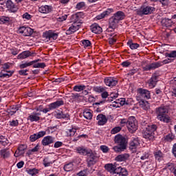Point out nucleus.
Instances as JSON below:
<instances>
[{
	"instance_id": "1",
	"label": "nucleus",
	"mask_w": 176,
	"mask_h": 176,
	"mask_svg": "<svg viewBox=\"0 0 176 176\" xmlns=\"http://www.w3.org/2000/svg\"><path fill=\"white\" fill-rule=\"evenodd\" d=\"M155 113L157 115V120L163 123H170L171 118L168 116V107L162 105L155 109Z\"/></svg>"
},
{
	"instance_id": "2",
	"label": "nucleus",
	"mask_w": 176,
	"mask_h": 176,
	"mask_svg": "<svg viewBox=\"0 0 176 176\" xmlns=\"http://www.w3.org/2000/svg\"><path fill=\"white\" fill-rule=\"evenodd\" d=\"M83 16V12H77L72 16V19L73 20L74 23L66 31V34L67 35H71L72 34H74V32H76V31L80 28V25H82L80 19H82Z\"/></svg>"
},
{
	"instance_id": "3",
	"label": "nucleus",
	"mask_w": 176,
	"mask_h": 176,
	"mask_svg": "<svg viewBox=\"0 0 176 176\" xmlns=\"http://www.w3.org/2000/svg\"><path fill=\"white\" fill-rule=\"evenodd\" d=\"M157 129V126L155 124L148 125L143 132L144 138L149 141H153L155 138V131H156Z\"/></svg>"
},
{
	"instance_id": "4",
	"label": "nucleus",
	"mask_w": 176,
	"mask_h": 176,
	"mask_svg": "<svg viewBox=\"0 0 176 176\" xmlns=\"http://www.w3.org/2000/svg\"><path fill=\"white\" fill-rule=\"evenodd\" d=\"M138 93L140 98H142L140 101V104L142 106L148 104V101H144V100H149L151 98V92L147 89L139 88L138 89Z\"/></svg>"
},
{
	"instance_id": "5",
	"label": "nucleus",
	"mask_w": 176,
	"mask_h": 176,
	"mask_svg": "<svg viewBox=\"0 0 176 176\" xmlns=\"http://www.w3.org/2000/svg\"><path fill=\"white\" fill-rule=\"evenodd\" d=\"M127 129L131 134H134V132L138 130V121L135 117L131 116L128 118Z\"/></svg>"
},
{
	"instance_id": "6",
	"label": "nucleus",
	"mask_w": 176,
	"mask_h": 176,
	"mask_svg": "<svg viewBox=\"0 0 176 176\" xmlns=\"http://www.w3.org/2000/svg\"><path fill=\"white\" fill-rule=\"evenodd\" d=\"M164 64H168L170 61L168 60H164L163 62H155L153 63L148 64L142 67L143 71H152L153 69H156V68H159L162 67Z\"/></svg>"
},
{
	"instance_id": "7",
	"label": "nucleus",
	"mask_w": 176,
	"mask_h": 176,
	"mask_svg": "<svg viewBox=\"0 0 176 176\" xmlns=\"http://www.w3.org/2000/svg\"><path fill=\"white\" fill-rule=\"evenodd\" d=\"M155 12V7L149 6H142L139 10H138L137 13L138 16H144L148 14H152Z\"/></svg>"
},
{
	"instance_id": "8",
	"label": "nucleus",
	"mask_w": 176,
	"mask_h": 176,
	"mask_svg": "<svg viewBox=\"0 0 176 176\" xmlns=\"http://www.w3.org/2000/svg\"><path fill=\"white\" fill-rule=\"evenodd\" d=\"M63 105H64V100H57L54 102L50 103L48 105V108L43 109V112L44 113H47V112H50V111H53V109H56V108H59V107H61Z\"/></svg>"
},
{
	"instance_id": "9",
	"label": "nucleus",
	"mask_w": 176,
	"mask_h": 176,
	"mask_svg": "<svg viewBox=\"0 0 176 176\" xmlns=\"http://www.w3.org/2000/svg\"><path fill=\"white\" fill-rule=\"evenodd\" d=\"M43 37L49 41H56L58 38V33H56L54 30H48L43 34Z\"/></svg>"
},
{
	"instance_id": "10",
	"label": "nucleus",
	"mask_w": 176,
	"mask_h": 176,
	"mask_svg": "<svg viewBox=\"0 0 176 176\" xmlns=\"http://www.w3.org/2000/svg\"><path fill=\"white\" fill-rule=\"evenodd\" d=\"M19 34H23L24 36H31L34 34V30L30 27H21L19 30Z\"/></svg>"
},
{
	"instance_id": "11",
	"label": "nucleus",
	"mask_w": 176,
	"mask_h": 176,
	"mask_svg": "<svg viewBox=\"0 0 176 176\" xmlns=\"http://www.w3.org/2000/svg\"><path fill=\"white\" fill-rule=\"evenodd\" d=\"M87 157L88 167H91V166H94V164L97 163V155H96V154L94 153L93 151L89 153Z\"/></svg>"
},
{
	"instance_id": "12",
	"label": "nucleus",
	"mask_w": 176,
	"mask_h": 176,
	"mask_svg": "<svg viewBox=\"0 0 176 176\" xmlns=\"http://www.w3.org/2000/svg\"><path fill=\"white\" fill-rule=\"evenodd\" d=\"M115 142L118 144L120 146H122L126 148V138L123 137L122 135H118L115 137Z\"/></svg>"
},
{
	"instance_id": "13",
	"label": "nucleus",
	"mask_w": 176,
	"mask_h": 176,
	"mask_svg": "<svg viewBox=\"0 0 176 176\" xmlns=\"http://www.w3.org/2000/svg\"><path fill=\"white\" fill-rule=\"evenodd\" d=\"M104 84L109 87H113L118 85V80L113 77H107L104 80Z\"/></svg>"
},
{
	"instance_id": "14",
	"label": "nucleus",
	"mask_w": 176,
	"mask_h": 176,
	"mask_svg": "<svg viewBox=\"0 0 176 176\" xmlns=\"http://www.w3.org/2000/svg\"><path fill=\"white\" fill-rule=\"evenodd\" d=\"M46 134V131H41L38 133H34L33 135H31L30 136V141L31 142H35L36 140H39V138H42V137H45V135Z\"/></svg>"
},
{
	"instance_id": "15",
	"label": "nucleus",
	"mask_w": 176,
	"mask_h": 176,
	"mask_svg": "<svg viewBox=\"0 0 176 176\" xmlns=\"http://www.w3.org/2000/svg\"><path fill=\"white\" fill-rule=\"evenodd\" d=\"M140 146V139L137 137L133 138L129 144V148L133 152H135V149Z\"/></svg>"
},
{
	"instance_id": "16",
	"label": "nucleus",
	"mask_w": 176,
	"mask_h": 176,
	"mask_svg": "<svg viewBox=\"0 0 176 176\" xmlns=\"http://www.w3.org/2000/svg\"><path fill=\"white\" fill-rule=\"evenodd\" d=\"M53 142H54V138L50 135L44 137L41 141V144L43 146H47V145H50V144H53Z\"/></svg>"
},
{
	"instance_id": "17",
	"label": "nucleus",
	"mask_w": 176,
	"mask_h": 176,
	"mask_svg": "<svg viewBox=\"0 0 176 176\" xmlns=\"http://www.w3.org/2000/svg\"><path fill=\"white\" fill-rule=\"evenodd\" d=\"M27 149V145L21 144L18 147V150L15 151L14 156L15 157H19V156H21V155H24V151Z\"/></svg>"
},
{
	"instance_id": "18",
	"label": "nucleus",
	"mask_w": 176,
	"mask_h": 176,
	"mask_svg": "<svg viewBox=\"0 0 176 176\" xmlns=\"http://www.w3.org/2000/svg\"><path fill=\"white\" fill-rule=\"evenodd\" d=\"M40 115L41 113L33 112L28 117V120L30 122H38V120H41Z\"/></svg>"
},
{
	"instance_id": "19",
	"label": "nucleus",
	"mask_w": 176,
	"mask_h": 176,
	"mask_svg": "<svg viewBox=\"0 0 176 176\" xmlns=\"http://www.w3.org/2000/svg\"><path fill=\"white\" fill-rule=\"evenodd\" d=\"M96 120H98V126H104V124H105V123L108 122L107 117L103 114L98 115V116L96 117Z\"/></svg>"
},
{
	"instance_id": "20",
	"label": "nucleus",
	"mask_w": 176,
	"mask_h": 176,
	"mask_svg": "<svg viewBox=\"0 0 176 176\" xmlns=\"http://www.w3.org/2000/svg\"><path fill=\"white\" fill-rule=\"evenodd\" d=\"M104 168L111 174V173H113V171H116V170H118V168H119V166H118V164H116V163H115L114 164H107L104 166Z\"/></svg>"
},
{
	"instance_id": "21",
	"label": "nucleus",
	"mask_w": 176,
	"mask_h": 176,
	"mask_svg": "<svg viewBox=\"0 0 176 176\" xmlns=\"http://www.w3.org/2000/svg\"><path fill=\"white\" fill-rule=\"evenodd\" d=\"M118 24H119V22L115 18L111 16L109 19V28H111V30H116V28H118Z\"/></svg>"
},
{
	"instance_id": "22",
	"label": "nucleus",
	"mask_w": 176,
	"mask_h": 176,
	"mask_svg": "<svg viewBox=\"0 0 176 176\" xmlns=\"http://www.w3.org/2000/svg\"><path fill=\"white\" fill-rule=\"evenodd\" d=\"M150 89H153L157 83V76L153 75L152 77L148 81Z\"/></svg>"
},
{
	"instance_id": "23",
	"label": "nucleus",
	"mask_w": 176,
	"mask_h": 176,
	"mask_svg": "<svg viewBox=\"0 0 176 176\" xmlns=\"http://www.w3.org/2000/svg\"><path fill=\"white\" fill-rule=\"evenodd\" d=\"M91 31L94 34H101L102 32V28L97 23H94L91 25Z\"/></svg>"
},
{
	"instance_id": "24",
	"label": "nucleus",
	"mask_w": 176,
	"mask_h": 176,
	"mask_svg": "<svg viewBox=\"0 0 176 176\" xmlns=\"http://www.w3.org/2000/svg\"><path fill=\"white\" fill-rule=\"evenodd\" d=\"M38 61H41V59H36L34 60H32L30 62H25L24 63H22L19 65V68H21V69H24V68H28V67H31V65H34L35 63H38Z\"/></svg>"
},
{
	"instance_id": "25",
	"label": "nucleus",
	"mask_w": 176,
	"mask_h": 176,
	"mask_svg": "<svg viewBox=\"0 0 176 176\" xmlns=\"http://www.w3.org/2000/svg\"><path fill=\"white\" fill-rule=\"evenodd\" d=\"M109 96V94L108 91L104 90L102 94H101V97L103 99L102 101H100L99 102H96V105H100V104H105V102H108V100H107V98Z\"/></svg>"
},
{
	"instance_id": "26",
	"label": "nucleus",
	"mask_w": 176,
	"mask_h": 176,
	"mask_svg": "<svg viewBox=\"0 0 176 176\" xmlns=\"http://www.w3.org/2000/svg\"><path fill=\"white\" fill-rule=\"evenodd\" d=\"M38 12L43 14L50 13L52 12V6L47 5L42 6L38 8Z\"/></svg>"
},
{
	"instance_id": "27",
	"label": "nucleus",
	"mask_w": 176,
	"mask_h": 176,
	"mask_svg": "<svg viewBox=\"0 0 176 176\" xmlns=\"http://www.w3.org/2000/svg\"><path fill=\"white\" fill-rule=\"evenodd\" d=\"M124 12L122 11H118L113 16V18H114L116 20L118 21L119 23L121 21V20H124Z\"/></svg>"
},
{
	"instance_id": "28",
	"label": "nucleus",
	"mask_w": 176,
	"mask_h": 176,
	"mask_svg": "<svg viewBox=\"0 0 176 176\" xmlns=\"http://www.w3.org/2000/svg\"><path fill=\"white\" fill-rule=\"evenodd\" d=\"M113 12V10L111 8H108L106 11H104L102 14L96 16L98 20H101V19H104V17H107V16H109L111 13Z\"/></svg>"
},
{
	"instance_id": "29",
	"label": "nucleus",
	"mask_w": 176,
	"mask_h": 176,
	"mask_svg": "<svg viewBox=\"0 0 176 176\" xmlns=\"http://www.w3.org/2000/svg\"><path fill=\"white\" fill-rule=\"evenodd\" d=\"M129 157H130V154L124 153V154H121V155H118L116 157V160L117 162H126V160H127L129 159Z\"/></svg>"
},
{
	"instance_id": "30",
	"label": "nucleus",
	"mask_w": 176,
	"mask_h": 176,
	"mask_svg": "<svg viewBox=\"0 0 176 176\" xmlns=\"http://www.w3.org/2000/svg\"><path fill=\"white\" fill-rule=\"evenodd\" d=\"M31 56H32V53H31V52L24 51L18 55V58L20 60H24V58H28V57H31Z\"/></svg>"
},
{
	"instance_id": "31",
	"label": "nucleus",
	"mask_w": 176,
	"mask_h": 176,
	"mask_svg": "<svg viewBox=\"0 0 176 176\" xmlns=\"http://www.w3.org/2000/svg\"><path fill=\"white\" fill-rule=\"evenodd\" d=\"M78 153L80 155H83L84 156H87L89 153L91 152V150H87L83 147H78L76 149Z\"/></svg>"
},
{
	"instance_id": "32",
	"label": "nucleus",
	"mask_w": 176,
	"mask_h": 176,
	"mask_svg": "<svg viewBox=\"0 0 176 176\" xmlns=\"http://www.w3.org/2000/svg\"><path fill=\"white\" fill-rule=\"evenodd\" d=\"M162 24L164 27H172L174 23L171 19H168L167 18H164L162 20Z\"/></svg>"
},
{
	"instance_id": "33",
	"label": "nucleus",
	"mask_w": 176,
	"mask_h": 176,
	"mask_svg": "<svg viewBox=\"0 0 176 176\" xmlns=\"http://www.w3.org/2000/svg\"><path fill=\"white\" fill-rule=\"evenodd\" d=\"M82 114L84 118L88 120H91L93 118V113L90 109H85Z\"/></svg>"
},
{
	"instance_id": "34",
	"label": "nucleus",
	"mask_w": 176,
	"mask_h": 176,
	"mask_svg": "<svg viewBox=\"0 0 176 176\" xmlns=\"http://www.w3.org/2000/svg\"><path fill=\"white\" fill-rule=\"evenodd\" d=\"M77 131H78V129L75 127H72L69 129H67L66 131L67 137H74L75 134H76Z\"/></svg>"
},
{
	"instance_id": "35",
	"label": "nucleus",
	"mask_w": 176,
	"mask_h": 176,
	"mask_svg": "<svg viewBox=\"0 0 176 176\" xmlns=\"http://www.w3.org/2000/svg\"><path fill=\"white\" fill-rule=\"evenodd\" d=\"M0 156L3 157V159H8V157L10 156V152H9L8 149H2L0 151Z\"/></svg>"
},
{
	"instance_id": "36",
	"label": "nucleus",
	"mask_w": 176,
	"mask_h": 176,
	"mask_svg": "<svg viewBox=\"0 0 176 176\" xmlns=\"http://www.w3.org/2000/svg\"><path fill=\"white\" fill-rule=\"evenodd\" d=\"M26 173L29 174V175L35 176L36 174H39V170L37 168H29L26 170Z\"/></svg>"
},
{
	"instance_id": "37",
	"label": "nucleus",
	"mask_w": 176,
	"mask_h": 176,
	"mask_svg": "<svg viewBox=\"0 0 176 176\" xmlns=\"http://www.w3.org/2000/svg\"><path fill=\"white\" fill-rule=\"evenodd\" d=\"M56 116L57 119H67V118H69V115L67 113H65L63 111H59L56 113Z\"/></svg>"
},
{
	"instance_id": "38",
	"label": "nucleus",
	"mask_w": 176,
	"mask_h": 176,
	"mask_svg": "<svg viewBox=\"0 0 176 176\" xmlns=\"http://www.w3.org/2000/svg\"><path fill=\"white\" fill-rule=\"evenodd\" d=\"M127 45L129 46V47H130V49H131V50H135V49H138V47H140V44L133 43V41H129L127 43Z\"/></svg>"
},
{
	"instance_id": "39",
	"label": "nucleus",
	"mask_w": 176,
	"mask_h": 176,
	"mask_svg": "<svg viewBox=\"0 0 176 176\" xmlns=\"http://www.w3.org/2000/svg\"><path fill=\"white\" fill-rule=\"evenodd\" d=\"M0 144H1L3 146H6L9 145V140L8 138H5V136L0 135Z\"/></svg>"
},
{
	"instance_id": "40",
	"label": "nucleus",
	"mask_w": 176,
	"mask_h": 176,
	"mask_svg": "<svg viewBox=\"0 0 176 176\" xmlns=\"http://www.w3.org/2000/svg\"><path fill=\"white\" fill-rule=\"evenodd\" d=\"M107 90V87L102 86H97L94 87V91L96 93H102Z\"/></svg>"
},
{
	"instance_id": "41",
	"label": "nucleus",
	"mask_w": 176,
	"mask_h": 176,
	"mask_svg": "<svg viewBox=\"0 0 176 176\" xmlns=\"http://www.w3.org/2000/svg\"><path fill=\"white\" fill-rule=\"evenodd\" d=\"M63 168L65 171H67V172L72 171V170H74V164L72 162L67 164L64 166Z\"/></svg>"
},
{
	"instance_id": "42",
	"label": "nucleus",
	"mask_w": 176,
	"mask_h": 176,
	"mask_svg": "<svg viewBox=\"0 0 176 176\" xmlns=\"http://www.w3.org/2000/svg\"><path fill=\"white\" fill-rule=\"evenodd\" d=\"M86 89V87L85 85H76L74 87L73 90L74 91H83V90Z\"/></svg>"
},
{
	"instance_id": "43",
	"label": "nucleus",
	"mask_w": 176,
	"mask_h": 176,
	"mask_svg": "<svg viewBox=\"0 0 176 176\" xmlns=\"http://www.w3.org/2000/svg\"><path fill=\"white\" fill-rule=\"evenodd\" d=\"M19 108H20V107H19V104L11 106V111H10V115H11V116L14 115V113H16V112L19 111Z\"/></svg>"
},
{
	"instance_id": "44",
	"label": "nucleus",
	"mask_w": 176,
	"mask_h": 176,
	"mask_svg": "<svg viewBox=\"0 0 176 176\" xmlns=\"http://www.w3.org/2000/svg\"><path fill=\"white\" fill-rule=\"evenodd\" d=\"M43 164L44 167H50L51 164H53V162H49V157H46L43 160Z\"/></svg>"
},
{
	"instance_id": "45",
	"label": "nucleus",
	"mask_w": 176,
	"mask_h": 176,
	"mask_svg": "<svg viewBox=\"0 0 176 176\" xmlns=\"http://www.w3.org/2000/svg\"><path fill=\"white\" fill-rule=\"evenodd\" d=\"M118 168L120 169V175L129 176V172L127 171V169L123 168L121 166H119Z\"/></svg>"
},
{
	"instance_id": "46",
	"label": "nucleus",
	"mask_w": 176,
	"mask_h": 176,
	"mask_svg": "<svg viewBox=\"0 0 176 176\" xmlns=\"http://www.w3.org/2000/svg\"><path fill=\"white\" fill-rule=\"evenodd\" d=\"M46 64L45 63H35L33 64V68H45Z\"/></svg>"
},
{
	"instance_id": "47",
	"label": "nucleus",
	"mask_w": 176,
	"mask_h": 176,
	"mask_svg": "<svg viewBox=\"0 0 176 176\" xmlns=\"http://www.w3.org/2000/svg\"><path fill=\"white\" fill-rule=\"evenodd\" d=\"M0 21L2 24H8L10 21V18L3 16L0 17Z\"/></svg>"
},
{
	"instance_id": "48",
	"label": "nucleus",
	"mask_w": 176,
	"mask_h": 176,
	"mask_svg": "<svg viewBox=\"0 0 176 176\" xmlns=\"http://www.w3.org/2000/svg\"><path fill=\"white\" fill-rule=\"evenodd\" d=\"M6 6L8 9H14V3L12 0H8L6 2Z\"/></svg>"
},
{
	"instance_id": "49",
	"label": "nucleus",
	"mask_w": 176,
	"mask_h": 176,
	"mask_svg": "<svg viewBox=\"0 0 176 176\" xmlns=\"http://www.w3.org/2000/svg\"><path fill=\"white\" fill-rule=\"evenodd\" d=\"M175 138L174 135L173 133H168L164 137L165 141H167L168 142H171Z\"/></svg>"
},
{
	"instance_id": "50",
	"label": "nucleus",
	"mask_w": 176,
	"mask_h": 176,
	"mask_svg": "<svg viewBox=\"0 0 176 176\" xmlns=\"http://www.w3.org/2000/svg\"><path fill=\"white\" fill-rule=\"evenodd\" d=\"M86 8V3L83 1L78 3L76 6V9L80 10V9H85Z\"/></svg>"
},
{
	"instance_id": "51",
	"label": "nucleus",
	"mask_w": 176,
	"mask_h": 176,
	"mask_svg": "<svg viewBox=\"0 0 176 176\" xmlns=\"http://www.w3.org/2000/svg\"><path fill=\"white\" fill-rule=\"evenodd\" d=\"M113 149L114 150V152H123L124 149H126L125 147H123L122 146H115L113 147Z\"/></svg>"
},
{
	"instance_id": "52",
	"label": "nucleus",
	"mask_w": 176,
	"mask_h": 176,
	"mask_svg": "<svg viewBox=\"0 0 176 176\" xmlns=\"http://www.w3.org/2000/svg\"><path fill=\"white\" fill-rule=\"evenodd\" d=\"M119 94H115V93H111L110 94V97L108 98L107 102H112L113 100V98H118V96Z\"/></svg>"
},
{
	"instance_id": "53",
	"label": "nucleus",
	"mask_w": 176,
	"mask_h": 176,
	"mask_svg": "<svg viewBox=\"0 0 176 176\" xmlns=\"http://www.w3.org/2000/svg\"><path fill=\"white\" fill-rule=\"evenodd\" d=\"M154 156L156 160H160L161 157H163V153L160 151H157L154 153Z\"/></svg>"
},
{
	"instance_id": "54",
	"label": "nucleus",
	"mask_w": 176,
	"mask_h": 176,
	"mask_svg": "<svg viewBox=\"0 0 176 176\" xmlns=\"http://www.w3.org/2000/svg\"><path fill=\"white\" fill-rule=\"evenodd\" d=\"M12 75H13V72H9L8 73H2V72H1L0 73V78H10V76H12Z\"/></svg>"
},
{
	"instance_id": "55",
	"label": "nucleus",
	"mask_w": 176,
	"mask_h": 176,
	"mask_svg": "<svg viewBox=\"0 0 176 176\" xmlns=\"http://www.w3.org/2000/svg\"><path fill=\"white\" fill-rule=\"evenodd\" d=\"M82 43L84 47H90L91 46V42L89 40H82Z\"/></svg>"
},
{
	"instance_id": "56",
	"label": "nucleus",
	"mask_w": 176,
	"mask_h": 176,
	"mask_svg": "<svg viewBox=\"0 0 176 176\" xmlns=\"http://www.w3.org/2000/svg\"><path fill=\"white\" fill-rule=\"evenodd\" d=\"M9 123H10V126H11V127H17V126H19V120H12L11 121H10Z\"/></svg>"
},
{
	"instance_id": "57",
	"label": "nucleus",
	"mask_w": 176,
	"mask_h": 176,
	"mask_svg": "<svg viewBox=\"0 0 176 176\" xmlns=\"http://www.w3.org/2000/svg\"><path fill=\"white\" fill-rule=\"evenodd\" d=\"M166 56L170 58H176V51H172L170 53H166Z\"/></svg>"
},
{
	"instance_id": "58",
	"label": "nucleus",
	"mask_w": 176,
	"mask_h": 176,
	"mask_svg": "<svg viewBox=\"0 0 176 176\" xmlns=\"http://www.w3.org/2000/svg\"><path fill=\"white\" fill-rule=\"evenodd\" d=\"M120 130H122V127L116 126L111 131V134H116V133H119V131H120Z\"/></svg>"
},
{
	"instance_id": "59",
	"label": "nucleus",
	"mask_w": 176,
	"mask_h": 176,
	"mask_svg": "<svg viewBox=\"0 0 176 176\" xmlns=\"http://www.w3.org/2000/svg\"><path fill=\"white\" fill-rule=\"evenodd\" d=\"M110 176H120V169L118 168L116 170L110 173Z\"/></svg>"
},
{
	"instance_id": "60",
	"label": "nucleus",
	"mask_w": 176,
	"mask_h": 176,
	"mask_svg": "<svg viewBox=\"0 0 176 176\" xmlns=\"http://www.w3.org/2000/svg\"><path fill=\"white\" fill-rule=\"evenodd\" d=\"M116 36H114L112 38H109L108 39L109 45H114L115 43H116Z\"/></svg>"
},
{
	"instance_id": "61",
	"label": "nucleus",
	"mask_w": 176,
	"mask_h": 176,
	"mask_svg": "<svg viewBox=\"0 0 176 176\" xmlns=\"http://www.w3.org/2000/svg\"><path fill=\"white\" fill-rule=\"evenodd\" d=\"M28 69H23V70H19V75H22V76H27L28 75Z\"/></svg>"
},
{
	"instance_id": "62",
	"label": "nucleus",
	"mask_w": 176,
	"mask_h": 176,
	"mask_svg": "<svg viewBox=\"0 0 176 176\" xmlns=\"http://www.w3.org/2000/svg\"><path fill=\"white\" fill-rule=\"evenodd\" d=\"M100 150L102 151L104 153H107L109 151V148L107 146H100Z\"/></svg>"
},
{
	"instance_id": "63",
	"label": "nucleus",
	"mask_w": 176,
	"mask_h": 176,
	"mask_svg": "<svg viewBox=\"0 0 176 176\" xmlns=\"http://www.w3.org/2000/svg\"><path fill=\"white\" fill-rule=\"evenodd\" d=\"M23 19H25V20H30L31 19V14H28V12H25L22 15Z\"/></svg>"
},
{
	"instance_id": "64",
	"label": "nucleus",
	"mask_w": 176,
	"mask_h": 176,
	"mask_svg": "<svg viewBox=\"0 0 176 176\" xmlns=\"http://www.w3.org/2000/svg\"><path fill=\"white\" fill-rule=\"evenodd\" d=\"M172 153L176 158V143L173 144L172 148Z\"/></svg>"
}]
</instances>
